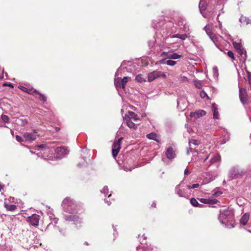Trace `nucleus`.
Instances as JSON below:
<instances>
[{"label": "nucleus", "mask_w": 251, "mask_h": 251, "mask_svg": "<svg viewBox=\"0 0 251 251\" xmlns=\"http://www.w3.org/2000/svg\"><path fill=\"white\" fill-rule=\"evenodd\" d=\"M232 218V215L230 213L229 211L227 210H224L220 213L218 217V219L222 224H225L227 227H234V224H228V221L227 220L228 218L230 219Z\"/></svg>", "instance_id": "nucleus-1"}, {"label": "nucleus", "mask_w": 251, "mask_h": 251, "mask_svg": "<svg viewBox=\"0 0 251 251\" xmlns=\"http://www.w3.org/2000/svg\"><path fill=\"white\" fill-rule=\"evenodd\" d=\"M246 172L243 169H240L238 167H233L229 171L228 177L230 180L237 178L242 177Z\"/></svg>", "instance_id": "nucleus-2"}, {"label": "nucleus", "mask_w": 251, "mask_h": 251, "mask_svg": "<svg viewBox=\"0 0 251 251\" xmlns=\"http://www.w3.org/2000/svg\"><path fill=\"white\" fill-rule=\"evenodd\" d=\"M62 205L66 212L70 213H75V210L73 209L75 207V202L70 198L65 199L62 202Z\"/></svg>", "instance_id": "nucleus-3"}, {"label": "nucleus", "mask_w": 251, "mask_h": 251, "mask_svg": "<svg viewBox=\"0 0 251 251\" xmlns=\"http://www.w3.org/2000/svg\"><path fill=\"white\" fill-rule=\"evenodd\" d=\"M210 158L209 161V164H208L207 168L209 167L211 165L216 164V167H218L220 165L221 161V156L218 153H209L206 157L204 159L203 161L205 162L206 160Z\"/></svg>", "instance_id": "nucleus-4"}, {"label": "nucleus", "mask_w": 251, "mask_h": 251, "mask_svg": "<svg viewBox=\"0 0 251 251\" xmlns=\"http://www.w3.org/2000/svg\"><path fill=\"white\" fill-rule=\"evenodd\" d=\"M239 96L241 103L243 105H246L248 103V95L246 90L245 88H242L239 87Z\"/></svg>", "instance_id": "nucleus-5"}, {"label": "nucleus", "mask_w": 251, "mask_h": 251, "mask_svg": "<svg viewBox=\"0 0 251 251\" xmlns=\"http://www.w3.org/2000/svg\"><path fill=\"white\" fill-rule=\"evenodd\" d=\"M123 139V137L120 138L117 141H115L113 144L112 151L114 157H115L119 152L121 148V143Z\"/></svg>", "instance_id": "nucleus-6"}, {"label": "nucleus", "mask_w": 251, "mask_h": 251, "mask_svg": "<svg viewBox=\"0 0 251 251\" xmlns=\"http://www.w3.org/2000/svg\"><path fill=\"white\" fill-rule=\"evenodd\" d=\"M37 133V131L36 130H34L33 133L25 132L23 135V137L26 141L32 142L36 140L38 136Z\"/></svg>", "instance_id": "nucleus-7"}, {"label": "nucleus", "mask_w": 251, "mask_h": 251, "mask_svg": "<svg viewBox=\"0 0 251 251\" xmlns=\"http://www.w3.org/2000/svg\"><path fill=\"white\" fill-rule=\"evenodd\" d=\"M40 216L37 214H33L28 217L27 221L33 226H37L39 224Z\"/></svg>", "instance_id": "nucleus-8"}, {"label": "nucleus", "mask_w": 251, "mask_h": 251, "mask_svg": "<svg viewBox=\"0 0 251 251\" xmlns=\"http://www.w3.org/2000/svg\"><path fill=\"white\" fill-rule=\"evenodd\" d=\"M161 71H154L148 75V81L151 82L156 78L161 77Z\"/></svg>", "instance_id": "nucleus-9"}, {"label": "nucleus", "mask_w": 251, "mask_h": 251, "mask_svg": "<svg viewBox=\"0 0 251 251\" xmlns=\"http://www.w3.org/2000/svg\"><path fill=\"white\" fill-rule=\"evenodd\" d=\"M183 183V181L181 183L178 184L175 188V192L179 197H186L187 194L185 191V189H181V185Z\"/></svg>", "instance_id": "nucleus-10"}, {"label": "nucleus", "mask_w": 251, "mask_h": 251, "mask_svg": "<svg viewBox=\"0 0 251 251\" xmlns=\"http://www.w3.org/2000/svg\"><path fill=\"white\" fill-rule=\"evenodd\" d=\"M55 151L58 157L63 156L69 152L68 150L65 147H58L56 148Z\"/></svg>", "instance_id": "nucleus-11"}, {"label": "nucleus", "mask_w": 251, "mask_h": 251, "mask_svg": "<svg viewBox=\"0 0 251 251\" xmlns=\"http://www.w3.org/2000/svg\"><path fill=\"white\" fill-rule=\"evenodd\" d=\"M165 155L169 159H172L174 158L176 156V153L173 148L172 147L167 148L165 152Z\"/></svg>", "instance_id": "nucleus-12"}, {"label": "nucleus", "mask_w": 251, "mask_h": 251, "mask_svg": "<svg viewBox=\"0 0 251 251\" xmlns=\"http://www.w3.org/2000/svg\"><path fill=\"white\" fill-rule=\"evenodd\" d=\"M28 118L22 116L21 118H19L16 120V124L21 126H24L26 125L28 123Z\"/></svg>", "instance_id": "nucleus-13"}, {"label": "nucleus", "mask_w": 251, "mask_h": 251, "mask_svg": "<svg viewBox=\"0 0 251 251\" xmlns=\"http://www.w3.org/2000/svg\"><path fill=\"white\" fill-rule=\"evenodd\" d=\"M206 114L205 111L203 110H199L195 112H191L190 113V117H194L195 119L199 118L201 117L204 116Z\"/></svg>", "instance_id": "nucleus-14"}, {"label": "nucleus", "mask_w": 251, "mask_h": 251, "mask_svg": "<svg viewBox=\"0 0 251 251\" xmlns=\"http://www.w3.org/2000/svg\"><path fill=\"white\" fill-rule=\"evenodd\" d=\"M200 201L201 202L204 204H216L218 201L216 199H204L201 198L200 199Z\"/></svg>", "instance_id": "nucleus-15"}, {"label": "nucleus", "mask_w": 251, "mask_h": 251, "mask_svg": "<svg viewBox=\"0 0 251 251\" xmlns=\"http://www.w3.org/2000/svg\"><path fill=\"white\" fill-rule=\"evenodd\" d=\"M124 122L126 123V125L130 128L136 129L137 127L136 125H135L132 120L130 119H128L126 117L124 118Z\"/></svg>", "instance_id": "nucleus-16"}, {"label": "nucleus", "mask_w": 251, "mask_h": 251, "mask_svg": "<svg viewBox=\"0 0 251 251\" xmlns=\"http://www.w3.org/2000/svg\"><path fill=\"white\" fill-rule=\"evenodd\" d=\"M118 73L116 72L115 74V78L114 80V85L117 89V90H119V88H122V84L121 81H122V79L120 77L116 76L118 75Z\"/></svg>", "instance_id": "nucleus-17"}, {"label": "nucleus", "mask_w": 251, "mask_h": 251, "mask_svg": "<svg viewBox=\"0 0 251 251\" xmlns=\"http://www.w3.org/2000/svg\"><path fill=\"white\" fill-rule=\"evenodd\" d=\"M250 214L248 213L244 214L241 217L240 222L243 225H246L249 220Z\"/></svg>", "instance_id": "nucleus-18"}, {"label": "nucleus", "mask_w": 251, "mask_h": 251, "mask_svg": "<svg viewBox=\"0 0 251 251\" xmlns=\"http://www.w3.org/2000/svg\"><path fill=\"white\" fill-rule=\"evenodd\" d=\"M207 6L206 2L204 0H201L199 3V9L200 12L201 14H203L202 11L205 10ZM203 17L204 16L202 15Z\"/></svg>", "instance_id": "nucleus-19"}, {"label": "nucleus", "mask_w": 251, "mask_h": 251, "mask_svg": "<svg viewBox=\"0 0 251 251\" xmlns=\"http://www.w3.org/2000/svg\"><path fill=\"white\" fill-rule=\"evenodd\" d=\"M212 108L213 113V118L215 119H218L219 118V116L217 105L215 103H213L212 104Z\"/></svg>", "instance_id": "nucleus-20"}, {"label": "nucleus", "mask_w": 251, "mask_h": 251, "mask_svg": "<svg viewBox=\"0 0 251 251\" xmlns=\"http://www.w3.org/2000/svg\"><path fill=\"white\" fill-rule=\"evenodd\" d=\"M128 117H126L128 119H130L131 120H133L134 122H136L139 120V116L133 112L129 111Z\"/></svg>", "instance_id": "nucleus-21"}, {"label": "nucleus", "mask_w": 251, "mask_h": 251, "mask_svg": "<svg viewBox=\"0 0 251 251\" xmlns=\"http://www.w3.org/2000/svg\"><path fill=\"white\" fill-rule=\"evenodd\" d=\"M4 206L7 210L10 211H14L17 208V205H16L15 204H9L7 203L6 201L4 202Z\"/></svg>", "instance_id": "nucleus-22"}, {"label": "nucleus", "mask_w": 251, "mask_h": 251, "mask_svg": "<svg viewBox=\"0 0 251 251\" xmlns=\"http://www.w3.org/2000/svg\"><path fill=\"white\" fill-rule=\"evenodd\" d=\"M65 219L67 221H77L78 217L76 215H65Z\"/></svg>", "instance_id": "nucleus-23"}, {"label": "nucleus", "mask_w": 251, "mask_h": 251, "mask_svg": "<svg viewBox=\"0 0 251 251\" xmlns=\"http://www.w3.org/2000/svg\"><path fill=\"white\" fill-rule=\"evenodd\" d=\"M237 52L240 55L241 57L244 60V61L247 59V52L243 48L237 51Z\"/></svg>", "instance_id": "nucleus-24"}, {"label": "nucleus", "mask_w": 251, "mask_h": 251, "mask_svg": "<svg viewBox=\"0 0 251 251\" xmlns=\"http://www.w3.org/2000/svg\"><path fill=\"white\" fill-rule=\"evenodd\" d=\"M130 79V77L128 76H125L121 81L122 84V88L125 90L126 88V85L129 80Z\"/></svg>", "instance_id": "nucleus-25"}, {"label": "nucleus", "mask_w": 251, "mask_h": 251, "mask_svg": "<svg viewBox=\"0 0 251 251\" xmlns=\"http://www.w3.org/2000/svg\"><path fill=\"white\" fill-rule=\"evenodd\" d=\"M147 137L148 139L155 140L157 142L158 141L157 140V134L155 133L151 132L150 134H147Z\"/></svg>", "instance_id": "nucleus-26"}, {"label": "nucleus", "mask_w": 251, "mask_h": 251, "mask_svg": "<svg viewBox=\"0 0 251 251\" xmlns=\"http://www.w3.org/2000/svg\"><path fill=\"white\" fill-rule=\"evenodd\" d=\"M181 57V55H179L176 53H170V55L168 56V58L171 59H177L180 58Z\"/></svg>", "instance_id": "nucleus-27"}, {"label": "nucleus", "mask_w": 251, "mask_h": 251, "mask_svg": "<svg viewBox=\"0 0 251 251\" xmlns=\"http://www.w3.org/2000/svg\"><path fill=\"white\" fill-rule=\"evenodd\" d=\"M187 37V35L185 34H176L173 35L171 36V38H179L182 40H184L186 39Z\"/></svg>", "instance_id": "nucleus-28"}, {"label": "nucleus", "mask_w": 251, "mask_h": 251, "mask_svg": "<svg viewBox=\"0 0 251 251\" xmlns=\"http://www.w3.org/2000/svg\"><path fill=\"white\" fill-rule=\"evenodd\" d=\"M135 80L139 82H144L146 81V79L143 77L141 74H139L136 75Z\"/></svg>", "instance_id": "nucleus-29"}, {"label": "nucleus", "mask_w": 251, "mask_h": 251, "mask_svg": "<svg viewBox=\"0 0 251 251\" xmlns=\"http://www.w3.org/2000/svg\"><path fill=\"white\" fill-rule=\"evenodd\" d=\"M190 203L194 206H202V205L199 204L195 198H192L190 200Z\"/></svg>", "instance_id": "nucleus-30"}, {"label": "nucleus", "mask_w": 251, "mask_h": 251, "mask_svg": "<svg viewBox=\"0 0 251 251\" xmlns=\"http://www.w3.org/2000/svg\"><path fill=\"white\" fill-rule=\"evenodd\" d=\"M233 45L237 51L243 48L242 44L241 43H237L234 42L233 43Z\"/></svg>", "instance_id": "nucleus-31"}, {"label": "nucleus", "mask_w": 251, "mask_h": 251, "mask_svg": "<svg viewBox=\"0 0 251 251\" xmlns=\"http://www.w3.org/2000/svg\"><path fill=\"white\" fill-rule=\"evenodd\" d=\"M195 87L198 89H201L202 87V83L200 80H194L193 81Z\"/></svg>", "instance_id": "nucleus-32"}, {"label": "nucleus", "mask_w": 251, "mask_h": 251, "mask_svg": "<svg viewBox=\"0 0 251 251\" xmlns=\"http://www.w3.org/2000/svg\"><path fill=\"white\" fill-rule=\"evenodd\" d=\"M34 91L36 94H37L39 96V100H40L43 101L44 102L46 101L47 98L44 95L40 93L39 92H37L36 90H35Z\"/></svg>", "instance_id": "nucleus-33"}, {"label": "nucleus", "mask_w": 251, "mask_h": 251, "mask_svg": "<svg viewBox=\"0 0 251 251\" xmlns=\"http://www.w3.org/2000/svg\"><path fill=\"white\" fill-rule=\"evenodd\" d=\"M203 29L205 31L207 35L210 37L214 33L212 32L210 28H209L207 25L205 26L203 28Z\"/></svg>", "instance_id": "nucleus-34"}, {"label": "nucleus", "mask_w": 251, "mask_h": 251, "mask_svg": "<svg viewBox=\"0 0 251 251\" xmlns=\"http://www.w3.org/2000/svg\"><path fill=\"white\" fill-rule=\"evenodd\" d=\"M200 142L197 140H191L189 142V146L191 147L192 145H199Z\"/></svg>", "instance_id": "nucleus-35"}, {"label": "nucleus", "mask_w": 251, "mask_h": 251, "mask_svg": "<svg viewBox=\"0 0 251 251\" xmlns=\"http://www.w3.org/2000/svg\"><path fill=\"white\" fill-rule=\"evenodd\" d=\"M176 63V62L175 61L171 60H167L166 62V64L170 66H175Z\"/></svg>", "instance_id": "nucleus-36"}, {"label": "nucleus", "mask_w": 251, "mask_h": 251, "mask_svg": "<svg viewBox=\"0 0 251 251\" xmlns=\"http://www.w3.org/2000/svg\"><path fill=\"white\" fill-rule=\"evenodd\" d=\"M209 38L213 42V43L215 45H216V42L217 41V37H216V36L214 34H213L211 36H210Z\"/></svg>", "instance_id": "nucleus-37"}, {"label": "nucleus", "mask_w": 251, "mask_h": 251, "mask_svg": "<svg viewBox=\"0 0 251 251\" xmlns=\"http://www.w3.org/2000/svg\"><path fill=\"white\" fill-rule=\"evenodd\" d=\"M1 119L5 123H7L9 121V117L5 115H2Z\"/></svg>", "instance_id": "nucleus-38"}, {"label": "nucleus", "mask_w": 251, "mask_h": 251, "mask_svg": "<svg viewBox=\"0 0 251 251\" xmlns=\"http://www.w3.org/2000/svg\"><path fill=\"white\" fill-rule=\"evenodd\" d=\"M101 192L103 193L105 196L108 193V188L107 186H104L103 189L101 190Z\"/></svg>", "instance_id": "nucleus-39"}, {"label": "nucleus", "mask_w": 251, "mask_h": 251, "mask_svg": "<svg viewBox=\"0 0 251 251\" xmlns=\"http://www.w3.org/2000/svg\"><path fill=\"white\" fill-rule=\"evenodd\" d=\"M227 55L230 58H231L232 60H234L235 58H234V54H233V52L232 51L229 50V51H227Z\"/></svg>", "instance_id": "nucleus-40"}, {"label": "nucleus", "mask_w": 251, "mask_h": 251, "mask_svg": "<svg viewBox=\"0 0 251 251\" xmlns=\"http://www.w3.org/2000/svg\"><path fill=\"white\" fill-rule=\"evenodd\" d=\"M200 95L202 98L208 97L207 94L204 91H201L200 93Z\"/></svg>", "instance_id": "nucleus-41"}, {"label": "nucleus", "mask_w": 251, "mask_h": 251, "mask_svg": "<svg viewBox=\"0 0 251 251\" xmlns=\"http://www.w3.org/2000/svg\"><path fill=\"white\" fill-rule=\"evenodd\" d=\"M170 52H163L161 54V56L162 57H165L166 58H168V56L170 55Z\"/></svg>", "instance_id": "nucleus-42"}, {"label": "nucleus", "mask_w": 251, "mask_h": 251, "mask_svg": "<svg viewBox=\"0 0 251 251\" xmlns=\"http://www.w3.org/2000/svg\"><path fill=\"white\" fill-rule=\"evenodd\" d=\"M16 140L19 142H22L23 141V139L22 137L19 135H16Z\"/></svg>", "instance_id": "nucleus-43"}, {"label": "nucleus", "mask_w": 251, "mask_h": 251, "mask_svg": "<svg viewBox=\"0 0 251 251\" xmlns=\"http://www.w3.org/2000/svg\"><path fill=\"white\" fill-rule=\"evenodd\" d=\"M3 73H4L3 69H1L0 68V79H2L3 78Z\"/></svg>", "instance_id": "nucleus-44"}, {"label": "nucleus", "mask_w": 251, "mask_h": 251, "mask_svg": "<svg viewBox=\"0 0 251 251\" xmlns=\"http://www.w3.org/2000/svg\"><path fill=\"white\" fill-rule=\"evenodd\" d=\"M190 173V171L188 168H186L184 170V175H188Z\"/></svg>", "instance_id": "nucleus-45"}, {"label": "nucleus", "mask_w": 251, "mask_h": 251, "mask_svg": "<svg viewBox=\"0 0 251 251\" xmlns=\"http://www.w3.org/2000/svg\"><path fill=\"white\" fill-rule=\"evenodd\" d=\"M181 100L179 99L177 100V106L179 107H180V109H183L184 108V107H181V106H180V101H181Z\"/></svg>", "instance_id": "nucleus-46"}, {"label": "nucleus", "mask_w": 251, "mask_h": 251, "mask_svg": "<svg viewBox=\"0 0 251 251\" xmlns=\"http://www.w3.org/2000/svg\"><path fill=\"white\" fill-rule=\"evenodd\" d=\"M248 80L250 84H251V73L248 72Z\"/></svg>", "instance_id": "nucleus-47"}, {"label": "nucleus", "mask_w": 251, "mask_h": 251, "mask_svg": "<svg viewBox=\"0 0 251 251\" xmlns=\"http://www.w3.org/2000/svg\"><path fill=\"white\" fill-rule=\"evenodd\" d=\"M181 80L182 81H183V82H187L188 81V79L185 76H181Z\"/></svg>", "instance_id": "nucleus-48"}, {"label": "nucleus", "mask_w": 251, "mask_h": 251, "mask_svg": "<svg viewBox=\"0 0 251 251\" xmlns=\"http://www.w3.org/2000/svg\"><path fill=\"white\" fill-rule=\"evenodd\" d=\"M20 89H21V90H22L23 91H24V92H28V93H30V92H28V91H27V90H28V89H27V88H25V87H24V86H22V87L20 88Z\"/></svg>", "instance_id": "nucleus-49"}, {"label": "nucleus", "mask_w": 251, "mask_h": 251, "mask_svg": "<svg viewBox=\"0 0 251 251\" xmlns=\"http://www.w3.org/2000/svg\"><path fill=\"white\" fill-rule=\"evenodd\" d=\"M199 184L198 183H195V184H194L192 186H191V188L192 189H195V188H198L199 187Z\"/></svg>", "instance_id": "nucleus-50"}, {"label": "nucleus", "mask_w": 251, "mask_h": 251, "mask_svg": "<svg viewBox=\"0 0 251 251\" xmlns=\"http://www.w3.org/2000/svg\"><path fill=\"white\" fill-rule=\"evenodd\" d=\"M192 150L193 149L191 147H189V148H188L187 150V154H189L190 151H192Z\"/></svg>", "instance_id": "nucleus-51"}, {"label": "nucleus", "mask_w": 251, "mask_h": 251, "mask_svg": "<svg viewBox=\"0 0 251 251\" xmlns=\"http://www.w3.org/2000/svg\"><path fill=\"white\" fill-rule=\"evenodd\" d=\"M166 59H163L160 61V64H166Z\"/></svg>", "instance_id": "nucleus-52"}, {"label": "nucleus", "mask_w": 251, "mask_h": 251, "mask_svg": "<svg viewBox=\"0 0 251 251\" xmlns=\"http://www.w3.org/2000/svg\"><path fill=\"white\" fill-rule=\"evenodd\" d=\"M3 86H7H7H9V87H13V85H12V84L11 83H9V84H7V83H4L3 84Z\"/></svg>", "instance_id": "nucleus-53"}, {"label": "nucleus", "mask_w": 251, "mask_h": 251, "mask_svg": "<svg viewBox=\"0 0 251 251\" xmlns=\"http://www.w3.org/2000/svg\"><path fill=\"white\" fill-rule=\"evenodd\" d=\"M45 146H46L45 145L42 144V145L37 146V147L39 148H44L45 147Z\"/></svg>", "instance_id": "nucleus-54"}, {"label": "nucleus", "mask_w": 251, "mask_h": 251, "mask_svg": "<svg viewBox=\"0 0 251 251\" xmlns=\"http://www.w3.org/2000/svg\"><path fill=\"white\" fill-rule=\"evenodd\" d=\"M213 71L215 73H218V68L216 67L213 68Z\"/></svg>", "instance_id": "nucleus-55"}, {"label": "nucleus", "mask_w": 251, "mask_h": 251, "mask_svg": "<svg viewBox=\"0 0 251 251\" xmlns=\"http://www.w3.org/2000/svg\"><path fill=\"white\" fill-rule=\"evenodd\" d=\"M161 76L163 77V78H165L166 77V75L164 73L161 72Z\"/></svg>", "instance_id": "nucleus-56"}, {"label": "nucleus", "mask_w": 251, "mask_h": 251, "mask_svg": "<svg viewBox=\"0 0 251 251\" xmlns=\"http://www.w3.org/2000/svg\"><path fill=\"white\" fill-rule=\"evenodd\" d=\"M59 130H60V128L59 127H55V130L56 131H58Z\"/></svg>", "instance_id": "nucleus-57"}, {"label": "nucleus", "mask_w": 251, "mask_h": 251, "mask_svg": "<svg viewBox=\"0 0 251 251\" xmlns=\"http://www.w3.org/2000/svg\"><path fill=\"white\" fill-rule=\"evenodd\" d=\"M191 186H190V185H187V187L188 189H192V188H191Z\"/></svg>", "instance_id": "nucleus-58"}, {"label": "nucleus", "mask_w": 251, "mask_h": 251, "mask_svg": "<svg viewBox=\"0 0 251 251\" xmlns=\"http://www.w3.org/2000/svg\"><path fill=\"white\" fill-rule=\"evenodd\" d=\"M152 206H153V207H155V206H156V204H155V203H154V202H153V203L152 204Z\"/></svg>", "instance_id": "nucleus-59"}, {"label": "nucleus", "mask_w": 251, "mask_h": 251, "mask_svg": "<svg viewBox=\"0 0 251 251\" xmlns=\"http://www.w3.org/2000/svg\"><path fill=\"white\" fill-rule=\"evenodd\" d=\"M84 244L86 245H88V243L87 242H84Z\"/></svg>", "instance_id": "nucleus-60"}, {"label": "nucleus", "mask_w": 251, "mask_h": 251, "mask_svg": "<svg viewBox=\"0 0 251 251\" xmlns=\"http://www.w3.org/2000/svg\"><path fill=\"white\" fill-rule=\"evenodd\" d=\"M11 134L13 135V131L12 130H11Z\"/></svg>", "instance_id": "nucleus-61"}, {"label": "nucleus", "mask_w": 251, "mask_h": 251, "mask_svg": "<svg viewBox=\"0 0 251 251\" xmlns=\"http://www.w3.org/2000/svg\"><path fill=\"white\" fill-rule=\"evenodd\" d=\"M1 189H2V187L0 185V191H1Z\"/></svg>", "instance_id": "nucleus-62"}, {"label": "nucleus", "mask_w": 251, "mask_h": 251, "mask_svg": "<svg viewBox=\"0 0 251 251\" xmlns=\"http://www.w3.org/2000/svg\"><path fill=\"white\" fill-rule=\"evenodd\" d=\"M107 204L108 205H109L110 204V203L109 202H107Z\"/></svg>", "instance_id": "nucleus-63"}, {"label": "nucleus", "mask_w": 251, "mask_h": 251, "mask_svg": "<svg viewBox=\"0 0 251 251\" xmlns=\"http://www.w3.org/2000/svg\"><path fill=\"white\" fill-rule=\"evenodd\" d=\"M248 231H249V232L251 233V230H248Z\"/></svg>", "instance_id": "nucleus-64"}]
</instances>
